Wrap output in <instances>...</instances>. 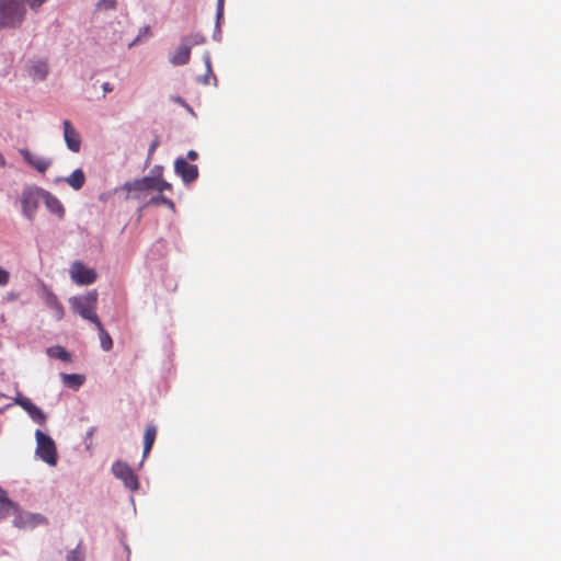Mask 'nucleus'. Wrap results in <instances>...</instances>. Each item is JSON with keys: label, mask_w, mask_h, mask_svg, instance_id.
Segmentation results:
<instances>
[{"label": "nucleus", "mask_w": 561, "mask_h": 561, "mask_svg": "<svg viewBox=\"0 0 561 561\" xmlns=\"http://www.w3.org/2000/svg\"><path fill=\"white\" fill-rule=\"evenodd\" d=\"M43 202L45 203L46 208L58 218H64L65 208L60 201L48 191L44 190Z\"/></svg>", "instance_id": "2eb2a0df"}, {"label": "nucleus", "mask_w": 561, "mask_h": 561, "mask_svg": "<svg viewBox=\"0 0 561 561\" xmlns=\"http://www.w3.org/2000/svg\"><path fill=\"white\" fill-rule=\"evenodd\" d=\"M123 190L129 193H140L145 191H172L171 183L164 181L160 176H144L141 179L124 183Z\"/></svg>", "instance_id": "20e7f679"}, {"label": "nucleus", "mask_w": 561, "mask_h": 561, "mask_svg": "<svg viewBox=\"0 0 561 561\" xmlns=\"http://www.w3.org/2000/svg\"><path fill=\"white\" fill-rule=\"evenodd\" d=\"M47 0H25L31 10L37 11Z\"/></svg>", "instance_id": "c85d7f7f"}, {"label": "nucleus", "mask_w": 561, "mask_h": 561, "mask_svg": "<svg viewBox=\"0 0 561 561\" xmlns=\"http://www.w3.org/2000/svg\"><path fill=\"white\" fill-rule=\"evenodd\" d=\"M60 376L64 385L72 389H78L84 382V377L79 374H61Z\"/></svg>", "instance_id": "aec40b11"}, {"label": "nucleus", "mask_w": 561, "mask_h": 561, "mask_svg": "<svg viewBox=\"0 0 561 561\" xmlns=\"http://www.w3.org/2000/svg\"><path fill=\"white\" fill-rule=\"evenodd\" d=\"M156 434H157V431L153 425L147 426V428L145 431V436H144V457H147V455L151 450L152 445L156 439Z\"/></svg>", "instance_id": "412c9836"}, {"label": "nucleus", "mask_w": 561, "mask_h": 561, "mask_svg": "<svg viewBox=\"0 0 561 561\" xmlns=\"http://www.w3.org/2000/svg\"><path fill=\"white\" fill-rule=\"evenodd\" d=\"M94 324L99 332L100 344H101L102 350L105 352L111 351L113 347V340H112L111 335L106 332V330L104 329V327L100 320H98V322H94Z\"/></svg>", "instance_id": "6ab92c4d"}, {"label": "nucleus", "mask_w": 561, "mask_h": 561, "mask_svg": "<svg viewBox=\"0 0 561 561\" xmlns=\"http://www.w3.org/2000/svg\"><path fill=\"white\" fill-rule=\"evenodd\" d=\"M47 523V518L44 515L35 513H19L13 519V524L18 528H34Z\"/></svg>", "instance_id": "f8f14e48"}, {"label": "nucleus", "mask_w": 561, "mask_h": 561, "mask_svg": "<svg viewBox=\"0 0 561 561\" xmlns=\"http://www.w3.org/2000/svg\"><path fill=\"white\" fill-rule=\"evenodd\" d=\"M149 205H159V204H163L165 205L168 208L174 210V203L173 201H171L170 198L163 196L162 194H158L156 196H153L149 203Z\"/></svg>", "instance_id": "b1692460"}, {"label": "nucleus", "mask_w": 561, "mask_h": 561, "mask_svg": "<svg viewBox=\"0 0 561 561\" xmlns=\"http://www.w3.org/2000/svg\"><path fill=\"white\" fill-rule=\"evenodd\" d=\"M140 38H141V37H140V35H138V36H137V37H136V38H135V39H134V41L128 45V47H129V48H131V47H134L135 45H137V44L139 43Z\"/></svg>", "instance_id": "4c0bfd02"}, {"label": "nucleus", "mask_w": 561, "mask_h": 561, "mask_svg": "<svg viewBox=\"0 0 561 561\" xmlns=\"http://www.w3.org/2000/svg\"><path fill=\"white\" fill-rule=\"evenodd\" d=\"M224 3H225V0H217V9H216L217 24L219 23V20L221 19V16L224 14Z\"/></svg>", "instance_id": "7c9ffc66"}, {"label": "nucleus", "mask_w": 561, "mask_h": 561, "mask_svg": "<svg viewBox=\"0 0 561 561\" xmlns=\"http://www.w3.org/2000/svg\"><path fill=\"white\" fill-rule=\"evenodd\" d=\"M10 274L7 270L0 267V286H5L9 283Z\"/></svg>", "instance_id": "c756f323"}, {"label": "nucleus", "mask_w": 561, "mask_h": 561, "mask_svg": "<svg viewBox=\"0 0 561 561\" xmlns=\"http://www.w3.org/2000/svg\"><path fill=\"white\" fill-rule=\"evenodd\" d=\"M46 353L49 357L58 358L62 362H69L71 359V355L60 345L48 347Z\"/></svg>", "instance_id": "4be33fe9"}, {"label": "nucleus", "mask_w": 561, "mask_h": 561, "mask_svg": "<svg viewBox=\"0 0 561 561\" xmlns=\"http://www.w3.org/2000/svg\"><path fill=\"white\" fill-rule=\"evenodd\" d=\"M34 436L36 439L35 455L47 465L56 466L57 448L54 439L41 430H36Z\"/></svg>", "instance_id": "39448f33"}, {"label": "nucleus", "mask_w": 561, "mask_h": 561, "mask_svg": "<svg viewBox=\"0 0 561 561\" xmlns=\"http://www.w3.org/2000/svg\"><path fill=\"white\" fill-rule=\"evenodd\" d=\"M64 139L67 148L75 153L81 150V136L78 130L72 126L71 122L65 119L62 122Z\"/></svg>", "instance_id": "9b49d317"}, {"label": "nucleus", "mask_w": 561, "mask_h": 561, "mask_svg": "<svg viewBox=\"0 0 561 561\" xmlns=\"http://www.w3.org/2000/svg\"><path fill=\"white\" fill-rule=\"evenodd\" d=\"M70 278L78 285H90L95 282L96 273L87 267L82 262L75 261L69 270Z\"/></svg>", "instance_id": "6e6552de"}, {"label": "nucleus", "mask_w": 561, "mask_h": 561, "mask_svg": "<svg viewBox=\"0 0 561 561\" xmlns=\"http://www.w3.org/2000/svg\"><path fill=\"white\" fill-rule=\"evenodd\" d=\"M43 194L44 188L35 184L25 185L20 194L19 201L22 215L31 222L35 220L41 202H43Z\"/></svg>", "instance_id": "7ed1b4c3"}, {"label": "nucleus", "mask_w": 561, "mask_h": 561, "mask_svg": "<svg viewBox=\"0 0 561 561\" xmlns=\"http://www.w3.org/2000/svg\"><path fill=\"white\" fill-rule=\"evenodd\" d=\"M14 403L20 405L30 416V419L39 426H45L47 422L46 413L35 405L28 398L19 393L14 398Z\"/></svg>", "instance_id": "0eeeda50"}, {"label": "nucleus", "mask_w": 561, "mask_h": 561, "mask_svg": "<svg viewBox=\"0 0 561 561\" xmlns=\"http://www.w3.org/2000/svg\"><path fill=\"white\" fill-rule=\"evenodd\" d=\"M19 153L22 156L23 160L30 167H32L39 173H45L53 164V160L50 158H44V157L34 154L26 148L19 149Z\"/></svg>", "instance_id": "1a4fd4ad"}, {"label": "nucleus", "mask_w": 561, "mask_h": 561, "mask_svg": "<svg viewBox=\"0 0 561 561\" xmlns=\"http://www.w3.org/2000/svg\"><path fill=\"white\" fill-rule=\"evenodd\" d=\"M174 171L184 183H192L198 178V168L190 164L185 158H178L174 162Z\"/></svg>", "instance_id": "9d476101"}, {"label": "nucleus", "mask_w": 561, "mask_h": 561, "mask_svg": "<svg viewBox=\"0 0 561 561\" xmlns=\"http://www.w3.org/2000/svg\"><path fill=\"white\" fill-rule=\"evenodd\" d=\"M140 38H141V37H140V35H138V36H137V37H136V38H135V39H134V41L128 45V47H129V48H131V47H134L135 45H137V44L139 43Z\"/></svg>", "instance_id": "c9c22d12"}, {"label": "nucleus", "mask_w": 561, "mask_h": 561, "mask_svg": "<svg viewBox=\"0 0 561 561\" xmlns=\"http://www.w3.org/2000/svg\"><path fill=\"white\" fill-rule=\"evenodd\" d=\"M140 38H141V37H140V35H138V36H137V37H136V38H135V39H134V41L128 45V47H129V48H131V47H134L135 45H137V44L139 43Z\"/></svg>", "instance_id": "e433bc0d"}, {"label": "nucleus", "mask_w": 561, "mask_h": 561, "mask_svg": "<svg viewBox=\"0 0 561 561\" xmlns=\"http://www.w3.org/2000/svg\"><path fill=\"white\" fill-rule=\"evenodd\" d=\"M84 556L78 546L76 549L71 550L67 554V561H83Z\"/></svg>", "instance_id": "bb28decb"}, {"label": "nucleus", "mask_w": 561, "mask_h": 561, "mask_svg": "<svg viewBox=\"0 0 561 561\" xmlns=\"http://www.w3.org/2000/svg\"><path fill=\"white\" fill-rule=\"evenodd\" d=\"M191 57V48L181 41V44L178 46L175 51L170 55L169 61L173 66H183L190 61Z\"/></svg>", "instance_id": "dca6fc26"}, {"label": "nucleus", "mask_w": 561, "mask_h": 561, "mask_svg": "<svg viewBox=\"0 0 561 561\" xmlns=\"http://www.w3.org/2000/svg\"><path fill=\"white\" fill-rule=\"evenodd\" d=\"M171 100L183 106L191 115L196 116L194 110L181 96H172Z\"/></svg>", "instance_id": "cd10ccee"}, {"label": "nucleus", "mask_w": 561, "mask_h": 561, "mask_svg": "<svg viewBox=\"0 0 561 561\" xmlns=\"http://www.w3.org/2000/svg\"><path fill=\"white\" fill-rule=\"evenodd\" d=\"M117 7V0H100L95 5V11H112Z\"/></svg>", "instance_id": "393cba45"}, {"label": "nucleus", "mask_w": 561, "mask_h": 561, "mask_svg": "<svg viewBox=\"0 0 561 561\" xmlns=\"http://www.w3.org/2000/svg\"><path fill=\"white\" fill-rule=\"evenodd\" d=\"M18 505L12 502L8 495L7 492L0 488V519L4 516L9 515L11 512H16Z\"/></svg>", "instance_id": "f3484780"}, {"label": "nucleus", "mask_w": 561, "mask_h": 561, "mask_svg": "<svg viewBox=\"0 0 561 561\" xmlns=\"http://www.w3.org/2000/svg\"><path fill=\"white\" fill-rule=\"evenodd\" d=\"M98 297V291L92 289L83 295L70 297L69 305L75 313H78L82 319L94 323L100 320L96 314Z\"/></svg>", "instance_id": "f03ea898"}, {"label": "nucleus", "mask_w": 561, "mask_h": 561, "mask_svg": "<svg viewBox=\"0 0 561 561\" xmlns=\"http://www.w3.org/2000/svg\"><path fill=\"white\" fill-rule=\"evenodd\" d=\"M93 432H94V428L92 427V428H90V430H89V432L87 433V435H88V436H92Z\"/></svg>", "instance_id": "ea45409f"}, {"label": "nucleus", "mask_w": 561, "mask_h": 561, "mask_svg": "<svg viewBox=\"0 0 561 561\" xmlns=\"http://www.w3.org/2000/svg\"><path fill=\"white\" fill-rule=\"evenodd\" d=\"M181 41L185 43L191 49L193 46L202 45L205 43V37L201 33H193L182 36Z\"/></svg>", "instance_id": "5701e85b"}, {"label": "nucleus", "mask_w": 561, "mask_h": 561, "mask_svg": "<svg viewBox=\"0 0 561 561\" xmlns=\"http://www.w3.org/2000/svg\"><path fill=\"white\" fill-rule=\"evenodd\" d=\"M70 187L79 191L85 182V175L81 169H76L70 175L62 179Z\"/></svg>", "instance_id": "a211bd4d"}, {"label": "nucleus", "mask_w": 561, "mask_h": 561, "mask_svg": "<svg viewBox=\"0 0 561 561\" xmlns=\"http://www.w3.org/2000/svg\"><path fill=\"white\" fill-rule=\"evenodd\" d=\"M26 14L25 0H0V30L21 27Z\"/></svg>", "instance_id": "f257e3e1"}, {"label": "nucleus", "mask_w": 561, "mask_h": 561, "mask_svg": "<svg viewBox=\"0 0 561 561\" xmlns=\"http://www.w3.org/2000/svg\"><path fill=\"white\" fill-rule=\"evenodd\" d=\"M5 165V159L3 158V156L0 153V167H4Z\"/></svg>", "instance_id": "58836bf2"}, {"label": "nucleus", "mask_w": 561, "mask_h": 561, "mask_svg": "<svg viewBox=\"0 0 561 561\" xmlns=\"http://www.w3.org/2000/svg\"><path fill=\"white\" fill-rule=\"evenodd\" d=\"M203 60L205 62L207 73L203 78H198V81L208 84L209 83V73H211V64H210V55L208 51H206L203 56Z\"/></svg>", "instance_id": "a878e982"}, {"label": "nucleus", "mask_w": 561, "mask_h": 561, "mask_svg": "<svg viewBox=\"0 0 561 561\" xmlns=\"http://www.w3.org/2000/svg\"><path fill=\"white\" fill-rule=\"evenodd\" d=\"M26 70L33 81H43L49 71L48 62L46 59H31L27 61Z\"/></svg>", "instance_id": "ddd939ff"}, {"label": "nucleus", "mask_w": 561, "mask_h": 561, "mask_svg": "<svg viewBox=\"0 0 561 561\" xmlns=\"http://www.w3.org/2000/svg\"><path fill=\"white\" fill-rule=\"evenodd\" d=\"M159 146V139L158 138H154L150 146H149V156H151L153 153V151L157 149V147Z\"/></svg>", "instance_id": "2f4dec72"}, {"label": "nucleus", "mask_w": 561, "mask_h": 561, "mask_svg": "<svg viewBox=\"0 0 561 561\" xmlns=\"http://www.w3.org/2000/svg\"><path fill=\"white\" fill-rule=\"evenodd\" d=\"M112 472L117 479H119L124 483V485L128 490H130V491L138 490L139 482H138L137 476L134 473V471L128 466V463L121 461V460H116L112 465Z\"/></svg>", "instance_id": "423d86ee"}, {"label": "nucleus", "mask_w": 561, "mask_h": 561, "mask_svg": "<svg viewBox=\"0 0 561 561\" xmlns=\"http://www.w3.org/2000/svg\"><path fill=\"white\" fill-rule=\"evenodd\" d=\"M149 31H150V27H149L148 25L142 26V27L139 30V34H138V35H140V37H142V36L147 35V34L149 33Z\"/></svg>", "instance_id": "f704fd0d"}, {"label": "nucleus", "mask_w": 561, "mask_h": 561, "mask_svg": "<svg viewBox=\"0 0 561 561\" xmlns=\"http://www.w3.org/2000/svg\"><path fill=\"white\" fill-rule=\"evenodd\" d=\"M43 299L45 305L54 311L55 318L60 320L64 318L65 310L57 296L47 288H44Z\"/></svg>", "instance_id": "4468645a"}, {"label": "nucleus", "mask_w": 561, "mask_h": 561, "mask_svg": "<svg viewBox=\"0 0 561 561\" xmlns=\"http://www.w3.org/2000/svg\"><path fill=\"white\" fill-rule=\"evenodd\" d=\"M198 158V153L195 150H190L186 154V159L188 160H196Z\"/></svg>", "instance_id": "473e14b6"}, {"label": "nucleus", "mask_w": 561, "mask_h": 561, "mask_svg": "<svg viewBox=\"0 0 561 561\" xmlns=\"http://www.w3.org/2000/svg\"><path fill=\"white\" fill-rule=\"evenodd\" d=\"M102 90H103L104 93H108V92H111L113 90V88H112L110 82H104L102 84Z\"/></svg>", "instance_id": "72a5a7b5"}]
</instances>
